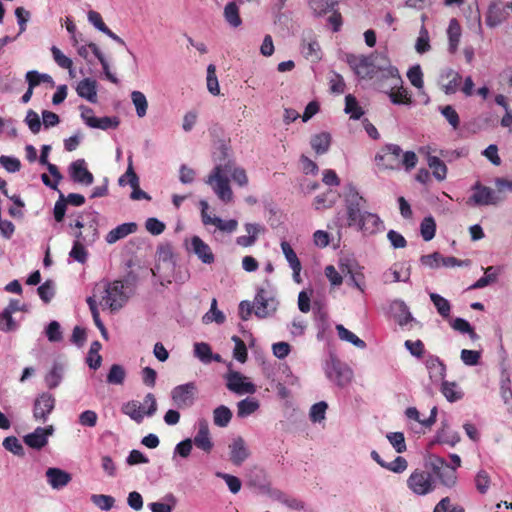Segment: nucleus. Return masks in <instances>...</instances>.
I'll use <instances>...</instances> for the list:
<instances>
[{
	"mask_svg": "<svg viewBox=\"0 0 512 512\" xmlns=\"http://www.w3.org/2000/svg\"><path fill=\"white\" fill-rule=\"evenodd\" d=\"M227 173H231L232 179L239 186L243 187L248 184V177L243 168L234 167L230 160L224 164H216L207 176L205 183L211 186L219 200L225 204L230 203L233 200V191L230 187Z\"/></svg>",
	"mask_w": 512,
	"mask_h": 512,
	"instance_id": "obj_1",
	"label": "nucleus"
},
{
	"mask_svg": "<svg viewBox=\"0 0 512 512\" xmlns=\"http://www.w3.org/2000/svg\"><path fill=\"white\" fill-rule=\"evenodd\" d=\"M126 266L130 270L125 281L115 280L114 282L107 284L105 288L106 295L103 299L112 311L122 308L129 298V293L132 292L131 286H133L135 281L139 279L137 271L133 269V267L136 266V263L132 258L126 262Z\"/></svg>",
	"mask_w": 512,
	"mask_h": 512,
	"instance_id": "obj_2",
	"label": "nucleus"
},
{
	"mask_svg": "<svg viewBox=\"0 0 512 512\" xmlns=\"http://www.w3.org/2000/svg\"><path fill=\"white\" fill-rule=\"evenodd\" d=\"M137 265V274L139 278H145L150 274L158 278L160 284L165 286L173 281H182L183 277L178 275L176 272V262L174 258H158L157 263L153 268L142 267L140 264Z\"/></svg>",
	"mask_w": 512,
	"mask_h": 512,
	"instance_id": "obj_3",
	"label": "nucleus"
},
{
	"mask_svg": "<svg viewBox=\"0 0 512 512\" xmlns=\"http://www.w3.org/2000/svg\"><path fill=\"white\" fill-rule=\"evenodd\" d=\"M344 201L347 213L348 226H355L363 216L362 209L366 206V199L361 196L352 183L345 186Z\"/></svg>",
	"mask_w": 512,
	"mask_h": 512,
	"instance_id": "obj_4",
	"label": "nucleus"
},
{
	"mask_svg": "<svg viewBox=\"0 0 512 512\" xmlns=\"http://www.w3.org/2000/svg\"><path fill=\"white\" fill-rule=\"evenodd\" d=\"M428 464L432 471L442 485L452 488L457 482V472L455 467H451L443 457L431 454L428 457Z\"/></svg>",
	"mask_w": 512,
	"mask_h": 512,
	"instance_id": "obj_5",
	"label": "nucleus"
},
{
	"mask_svg": "<svg viewBox=\"0 0 512 512\" xmlns=\"http://www.w3.org/2000/svg\"><path fill=\"white\" fill-rule=\"evenodd\" d=\"M408 488L417 495H427L436 488V481L432 472L415 469L407 479Z\"/></svg>",
	"mask_w": 512,
	"mask_h": 512,
	"instance_id": "obj_6",
	"label": "nucleus"
},
{
	"mask_svg": "<svg viewBox=\"0 0 512 512\" xmlns=\"http://www.w3.org/2000/svg\"><path fill=\"white\" fill-rule=\"evenodd\" d=\"M402 149L397 144H387L375 156L379 168L384 170H399L401 168Z\"/></svg>",
	"mask_w": 512,
	"mask_h": 512,
	"instance_id": "obj_7",
	"label": "nucleus"
},
{
	"mask_svg": "<svg viewBox=\"0 0 512 512\" xmlns=\"http://www.w3.org/2000/svg\"><path fill=\"white\" fill-rule=\"evenodd\" d=\"M380 59L381 62L377 65V75L375 76L381 81L379 88L381 89L384 86L385 88L395 89V87L403 83L399 71L390 64V61L385 56H380Z\"/></svg>",
	"mask_w": 512,
	"mask_h": 512,
	"instance_id": "obj_8",
	"label": "nucleus"
},
{
	"mask_svg": "<svg viewBox=\"0 0 512 512\" xmlns=\"http://www.w3.org/2000/svg\"><path fill=\"white\" fill-rule=\"evenodd\" d=\"M144 402L149 403V407L146 411L143 410L140 402L132 400L123 405L122 412L137 423H141L144 415L152 416L157 410L156 399L152 393H148L145 396Z\"/></svg>",
	"mask_w": 512,
	"mask_h": 512,
	"instance_id": "obj_9",
	"label": "nucleus"
},
{
	"mask_svg": "<svg viewBox=\"0 0 512 512\" xmlns=\"http://www.w3.org/2000/svg\"><path fill=\"white\" fill-rule=\"evenodd\" d=\"M347 63L355 74L362 79L373 78L377 75L376 69L378 63H374L371 57L348 54Z\"/></svg>",
	"mask_w": 512,
	"mask_h": 512,
	"instance_id": "obj_10",
	"label": "nucleus"
},
{
	"mask_svg": "<svg viewBox=\"0 0 512 512\" xmlns=\"http://www.w3.org/2000/svg\"><path fill=\"white\" fill-rule=\"evenodd\" d=\"M197 386L194 382H188L174 387L171 391V398L178 408L191 407L196 399Z\"/></svg>",
	"mask_w": 512,
	"mask_h": 512,
	"instance_id": "obj_11",
	"label": "nucleus"
},
{
	"mask_svg": "<svg viewBox=\"0 0 512 512\" xmlns=\"http://www.w3.org/2000/svg\"><path fill=\"white\" fill-rule=\"evenodd\" d=\"M512 13V1L503 3L501 1H493L490 3L486 13V24L490 28H495L505 22Z\"/></svg>",
	"mask_w": 512,
	"mask_h": 512,
	"instance_id": "obj_12",
	"label": "nucleus"
},
{
	"mask_svg": "<svg viewBox=\"0 0 512 512\" xmlns=\"http://www.w3.org/2000/svg\"><path fill=\"white\" fill-rule=\"evenodd\" d=\"M472 189L474 192L468 200L469 204L476 206L496 205L504 199V197L499 196L493 189L483 186L479 182H477Z\"/></svg>",
	"mask_w": 512,
	"mask_h": 512,
	"instance_id": "obj_13",
	"label": "nucleus"
},
{
	"mask_svg": "<svg viewBox=\"0 0 512 512\" xmlns=\"http://www.w3.org/2000/svg\"><path fill=\"white\" fill-rule=\"evenodd\" d=\"M254 313L258 318H266L277 309V300L270 296L269 292L261 288L254 298Z\"/></svg>",
	"mask_w": 512,
	"mask_h": 512,
	"instance_id": "obj_14",
	"label": "nucleus"
},
{
	"mask_svg": "<svg viewBox=\"0 0 512 512\" xmlns=\"http://www.w3.org/2000/svg\"><path fill=\"white\" fill-rule=\"evenodd\" d=\"M55 404L56 399L52 394L48 392L41 393L34 400L33 418L36 421L46 422L49 415L54 410Z\"/></svg>",
	"mask_w": 512,
	"mask_h": 512,
	"instance_id": "obj_15",
	"label": "nucleus"
},
{
	"mask_svg": "<svg viewBox=\"0 0 512 512\" xmlns=\"http://www.w3.org/2000/svg\"><path fill=\"white\" fill-rule=\"evenodd\" d=\"M55 429L53 425L37 427L32 433L23 437L24 443L35 450H41L48 444V437L52 436Z\"/></svg>",
	"mask_w": 512,
	"mask_h": 512,
	"instance_id": "obj_16",
	"label": "nucleus"
},
{
	"mask_svg": "<svg viewBox=\"0 0 512 512\" xmlns=\"http://www.w3.org/2000/svg\"><path fill=\"white\" fill-rule=\"evenodd\" d=\"M68 172L70 178L78 184L89 186L94 182L93 174L87 169L84 159H77L73 161L69 167Z\"/></svg>",
	"mask_w": 512,
	"mask_h": 512,
	"instance_id": "obj_17",
	"label": "nucleus"
},
{
	"mask_svg": "<svg viewBox=\"0 0 512 512\" xmlns=\"http://www.w3.org/2000/svg\"><path fill=\"white\" fill-rule=\"evenodd\" d=\"M227 388L237 394L254 393L255 386L251 382H245V378L237 371H231L226 376Z\"/></svg>",
	"mask_w": 512,
	"mask_h": 512,
	"instance_id": "obj_18",
	"label": "nucleus"
},
{
	"mask_svg": "<svg viewBox=\"0 0 512 512\" xmlns=\"http://www.w3.org/2000/svg\"><path fill=\"white\" fill-rule=\"evenodd\" d=\"M230 461L240 466L250 456V451L242 437H237L229 444Z\"/></svg>",
	"mask_w": 512,
	"mask_h": 512,
	"instance_id": "obj_19",
	"label": "nucleus"
},
{
	"mask_svg": "<svg viewBox=\"0 0 512 512\" xmlns=\"http://www.w3.org/2000/svg\"><path fill=\"white\" fill-rule=\"evenodd\" d=\"M355 226L364 234H375L383 228V222L377 214L364 211Z\"/></svg>",
	"mask_w": 512,
	"mask_h": 512,
	"instance_id": "obj_20",
	"label": "nucleus"
},
{
	"mask_svg": "<svg viewBox=\"0 0 512 512\" xmlns=\"http://www.w3.org/2000/svg\"><path fill=\"white\" fill-rule=\"evenodd\" d=\"M195 446L206 453H210L213 448V442L210 437L208 422L205 419L198 421V430L192 440Z\"/></svg>",
	"mask_w": 512,
	"mask_h": 512,
	"instance_id": "obj_21",
	"label": "nucleus"
},
{
	"mask_svg": "<svg viewBox=\"0 0 512 512\" xmlns=\"http://www.w3.org/2000/svg\"><path fill=\"white\" fill-rule=\"evenodd\" d=\"M460 81L461 75L453 69H446L440 75L441 89L446 95L455 94L459 89Z\"/></svg>",
	"mask_w": 512,
	"mask_h": 512,
	"instance_id": "obj_22",
	"label": "nucleus"
},
{
	"mask_svg": "<svg viewBox=\"0 0 512 512\" xmlns=\"http://www.w3.org/2000/svg\"><path fill=\"white\" fill-rule=\"evenodd\" d=\"M126 175L128 177V184L133 189L130 198L132 200H150L151 197L142 189L139 187V177L134 171L133 163H132V156L128 157V167L126 170Z\"/></svg>",
	"mask_w": 512,
	"mask_h": 512,
	"instance_id": "obj_23",
	"label": "nucleus"
},
{
	"mask_svg": "<svg viewBox=\"0 0 512 512\" xmlns=\"http://www.w3.org/2000/svg\"><path fill=\"white\" fill-rule=\"evenodd\" d=\"M244 228L246 235L236 238V244L241 247H250L254 245L259 235L265 232V227L258 223H246Z\"/></svg>",
	"mask_w": 512,
	"mask_h": 512,
	"instance_id": "obj_24",
	"label": "nucleus"
},
{
	"mask_svg": "<svg viewBox=\"0 0 512 512\" xmlns=\"http://www.w3.org/2000/svg\"><path fill=\"white\" fill-rule=\"evenodd\" d=\"M48 483L53 489H61L69 484L71 475L60 468H48L46 471Z\"/></svg>",
	"mask_w": 512,
	"mask_h": 512,
	"instance_id": "obj_25",
	"label": "nucleus"
},
{
	"mask_svg": "<svg viewBox=\"0 0 512 512\" xmlns=\"http://www.w3.org/2000/svg\"><path fill=\"white\" fill-rule=\"evenodd\" d=\"M422 265L429 267L431 269H436L440 267L452 268L456 266H467L470 261L466 260H458L457 258H421Z\"/></svg>",
	"mask_w": 512,
	"mask_h": 512,
	"instance_id": "obj_26",
	"label": "nucleus"
},
{
	"mask_svg": "<svg viewBox=\"0 0 512 512\" xmlns=\"http://www.w3.org/2000/svg\"><path fill=\"white\" fill-rule=\"evenodd\" d=\"M77 94L91 103L97 102V82L91 78L81 80L76 87Z\"/></svg>",
	"mask_w": 512,
	"mask_h": 512,
	"instance_id": "obj_27",
	"label": "nucleus"
},
{
	"mask_svg": "<svg viewBox=\"0 0 512 512\" xmlns=\"http://www.w3.org/2000/svg\"><path fill=\"white\" fill-rule=\"evenodd\" d=\"M459 441V434L451 430L447 422H442L440 429L435 435V440L432 443L447 444L454 447Z\"/></svg>",
	"mask_w": 512,
	"mask_h": 512,
	"instance_id": "obj_28",
	"label": "nucleus"
},
{
	"mask_svg": "<svg viewBox=\"0 0 512 512\" xmlns=\"http://www.w3.org/2000/svg\"><path fill=\"white\" fill-rule=\"evenodd\" d=\"M301 47L302 53L306 59H309L312 62L321 60V47L318 40L314 36L311 35L307 39H303Z\"/></svg>",
	"mask_w": 512,
	"mask_h": 512,
	"instance_id": "obj_29",
	"label": "nucleus"
},
{
	"mask_svg": "<svg viewBox=\"0 0 512 512\" xmlns=\"http://www.w3.org/2000/svg\"><path fill=\"white\" fill-rule=\"evenodd\" d=\"M88 230L91 232V239H87L86 236H83L81 231L76 232L74 235L76 237V241L69 252V256H86V249L84 246V243L92 242L94 241L97 231L96 228L93 225H90L88 227Z\"/></svg>",
	"mask_w": 512,
	"mask_h": 512,
	"instance_id": "obj_30",
	"label": "nucleus"
},
{
	"mask_svg": "<svg viewBox=\"0 0 512 512\" xmlns=\"http://www.w3.org/2000/svg\"><path fill=\"white\" fill-rule=\"evenodd\" d=\"M136 230L137 224L134 222L120 224L116 228L112 229L106 235V242L109 244H113L118 240L123 239L126 236L134 233Z\"/></svg>",
	"mask_w": 512,
	"mask_h": 512,
	"instance_id": "obj_31",
	"label": "nucleus"
},
{
	"mask_svg": "<svg viewBox=\"0 0 512 512\" xmlns=\"http://www.w3.org/2000/svg\"><path fill=\"white\" fill-rule=\"evenodd\" d=\"M337 4V0H308V6L315 17L327 15Z\"/></svg>",
	"mask_w": 512,
	"mask_h": 512,
	"instance_id": "obj_32",
	"label": "nucleus"
},
{
	"mask_svg": "<svg viewBox=\"0 0 512 512\" xmlns=\"http://www.w3.org/2000/svg\"><path fill=\"white\" fill-rule=\"evenodd\" d=\"M381 91L388 94V96L393 104L409 105L412 102L411 96L408 94L407 90L405 88H403L402 84L395 87V89L385 88L384 86H382Z\"/></svg>",
	"mask_w": 512,
	"mask_h": 512,
	"instance_id": "obj_33",
	"label": "nucleus"
},
{
	"mask_svg": "<svg viewBox=\"0 0 512 512\" xmlns=\"http://www.w3.org/2000/svg\"><path fill=\"white\" fill-rule=\"evenodd\" d=\"M310 145L317 154H325L331 145V135L327 132L315 134L310 139Z\"/></svg>",
	"mask_w": 512,
	"mask_h": 512,
	"instance_id": "obj_34",
	"label": "nucleus"
},
{
	"mask_svg": "<svg viewBox=\"0 0 512 512\" xmlns=\"http://www.w3.org/2000/svg\"><path fill=\"white\" fill-rule=\"evenodd\" d=\"M447 35L449 40V50L451 53H454L458 48L461 37V27L457 19L452 18L450 20Z\"/></svg>",
	"mask_w": 512,
	"mask_h": 512,
	"instance_id": "obj_35",
	"label": "nucleus"
},
{
	"mask_svg": "<svg viewBox=\"0 0 512 512\" xmlns=\"http://www.w3.org/2000/svg\"><path fill=\"white\" fill-rule=\"evenodd\" d=\"M425 365L429 371L430 378L437 377L442 379L444 377L446 367L439 357L429 355L425 360Z\"/></svg>",
	"mask_w": 512,
	"mask_h": 512,
	"instance_id": "obj_36",
	"label": "nucleus"
},
{
	"mask_svg": "<svg viewBox=\"0 0 512 512\" xmlns=\"http://www.w3.org/2000/svg\"><path fill=\"white\" fill-rule=\"evenodd\" d=\"M186 248L188 252L197 256H212L209 246L198 236H193L190 240H187Z\"/></svg>",
	"mask_w": 512,
	"mask_h": 512,
	"instance_id": "obj_37",
	"label": "nucleus"
},
{
	"mask_svg": "<svg viewBox=\"0 0 512 512\" xmlns=\"http://www.w3.org/2000/svg\"><path fill=\"white\" fill-rule=\"evenodd\" d=\"M405 414H406V416L409 419L415 420V421L419 422L420 424H422L425 427H431L436 422L437 407L434 406L431 409L430 416L427 419H424V420L420 419L419 411L415 407L407 408L406 411H405Z\"/></svg>",
	"mask_w": 512,
	"mask_h": 512,
	"instance_id": "obj_38",
	"label": "nucleus"
},
{
	"mask_svg": "<svg viewBox=\"0 0 512 512\" xmlns=\"http://www.w3.org/2000/svg\"><path fill=\"white\" fill-rule=\"evenodd\" d=\"M205 225H214L222 232L232 233L237 229L238 222L235 219L223 220L220 217L213 216L212 218H208Z\"/></svg>",
	"mask_w": 512,
	"mask_h": 512,
	"instance_id": "obj_39",
	"label": "nucleus"
},
{
	"mask_svg": "<svg viewBox=\"0 0 512 512\" xmlns=\"http://www.w3.org/2000/svg\"><path fill=\"white\" fill-rule=\"evenodd\" d=\"M390 274H392L394 282H406L410 277V265L407 261L395 263L390 268Z\"/></svg>",
	"mask_w": 512,
	"mask_h": 512,
	"instance_id": "obj_40",
	"label": "nucleus"
},
{
	"mask_svg": "<svg viewBox=\"0 0 512 512\" xmlns=\"http://www.w3.org/2000/svg\"><path fill=\"white\" fill-rule=\"evenodd\" d=\"M194 353L204 363H210L212 359L220 361V355L217 354L213 357L210 345L205 342L196 343Z\"/></svg>",
	"mask_w": 512,
	"mask_h": 512,
	"instance_id": "obj_41",
	"label": "nucleus"
},
{
	"mask_svg": "<svg viewBox=\"0 0 512 512\" xmlns=\"http://www.w3.org/2000/svg\"><path fill=\"white\" fill-rule=\"evenodd\" d=\"M26 81L28 82V85L31 87H36L40 83H48L51 87H54L55 82L52 79V77L49 74L46 73H39L36 70H31L26 73Z\"/></svg>",
	"mask_w": 512,
	"mask_h": 512,
	"instance_id": "obj_42",
	"label": "nucleus"
},
{
	"mask_svg": "<svg viewBox=\"0 0 512 512\" xmlns=\"http://www.w3.org/2000/svg\"><path fill=\"white\" fill-rule=\"evenodd\" d=\"M232 419L231 410L224 405H220L213 411V422L218 427H226Z\"/></svg>",
	"mask_w": 512,
	"mask_h": 512,
	"instance_id": "obj_43",
	"label": "nucleus"
},
{
	"mask_svg": "<svg viewBox=\"0 0 512 512\" xmlns=\"http://www.w3.org/2000/svg\"><path fill=\"white\" fill-rule=\"evenodd\" d=\"M428 166L433 171V176L438 181H443L447 176V167L445 163L437 156H429L427 159Z\"/></svg>",
	"mask_w": 512,
	"mask_h": 512,
	"instance_id": "obj_44",
	"label": "nucleus"
},
{
	"mask_svg": "<svg viewBox=\"0 0 512 512\" xmlns=\"http://www.w3.org/2000/svg\"><path fill=\"white\" fill-rule=\"evenodd\" d=\"M336 330H337L338 336L341 340L350 342L354 346L361 348V349L366 347V343L362 339H360L358 336H356L350 330L346 329L342 324L336 325Z\"/></svg>",
	"mask_w": 512,
	"mask_h": 512,
	"instance_id": "obj_45",
	"label": "nucleus"
},
{
	"mask_svg": "<svg viewBox=\"0 0 512 512\" xmlns=\"http://www.w3.org/2000/svg\"><path fill=\"white\" fill-rule=\"evenodd\" d=\"M90 47H91V52L96 56V58L101 63L103 72H104L106 78L110 82L117 84L118 79L116 78V76L114 74L111 73L109 64H108L106 58L104 57L103 53L100 51L99 47L95 43H92V42H91Z\"/></svg>",
	"mask_w": 512,
	"mask_h": 512,
	"instance_id": "obj_46",
	"label": "nucleus"
},
{
	"mask_svg": "<svg viewBox=\"0 0 512 512\" xmlns=\"http://www.w3.org/2000/svg\"><path fill=\"white\" fill-rule=\"evenodd\" d=\"M344 111L346 114L350 115L351 119H355V120L360 119V117L364 114L362 107L359 106L356 98L351 94H348L345 97Z\"/></svg>",
	"mask_w": 512,
	"mask_h": 512,
	"instance_id": "obj_47",
	"label": "nucleus"
},
{
	"mask_svg": "<svg viewBox=\"0 0 512 512\" xmlns=\"http://www.w3.org/2000/svg\"><path fill=\"white\" fill-rule=\"evenodd\" d=\"M131 100L136 109V114L139 118H143L147 113L148 101L144 93L140 91H133L131 93Z\"/></svg>",
	"mask_w": 512,
	"mask_h": 512,
	"instance_id": "obj_48",
	"label": "nucleus"
},
{
	"mask_svg": "<svg viewBox=\"0 0 512 512\" xmlns=\"http://www.w3.org/2000/svg\"><path fill=\"white\" fill-rule=\"evenodd\" d=\"M224 17L225 20L232 26L238 27L241 25L242 21L239 16V8L235 2H229L226 4L224 8Z\"/></svg>",
	"mask_w": 512,
	"mask_h": 512,
	"instance_id": "obj_49",
	"label": "nucleus"
},
{
	"mask_svg": "<svg viewBox=\"0 0 512 512\" xmlns=\"http://www.w3.org/2000/svg\"><path fill=\"white\" fill-rule=\"evenodd\" d=\"M102 348V345L99 341H94L91 343L88 357H87V364L90 368L96 370L101 366L102 357L99 354L100 349Z\"/></svg>",
	"mask_w": 512,
	"mask_h": 512,
	"instance_id": "obj_50",
	"label": "nucleus"
},
{
	"mask_svg": "<svg viewBox=\"0 0 512 512\" xmlns=\"http://www.w3.org/2000/svg\"><path fill=\"white\" fill-rule=\"evenodd\" d=\"M51 150V147L49 145H43L41 149V154L39 157V162L42 165H45L49 171V173L52 175L53 178H57V180L62 179V175L59 172L58 167L55 164H52L48 161V155Z\"/></svg>",
	"mask_w": 512,
	"mask_h": 512,
	"instance_id": "obj_51",
	"label": "nucleus"
},
{
	"mask_svg": "<svg viewBox=\"0 0 512 512\" xmlns=\"http://www.w3.org/2000/svg\"><path fill=\"white\" fill-rule=\"evenodd\" d=\"M337 198L338 195L335 192L328 191L316 196L314 206L317 210L330 208L336 203Z\"/></svg>",
	"mask_w": 512,
	"mask_h": 512,
	"instance_id": "obj_52",
	"label": "nucleus"
},
{
	"mask_svg": "<svg viewBox=\"0 0 512 512\" xmlns=\"http://www.w3.org/2000/svg\"><path fill=\"white\" fill-rule=\"evenodd\" d=\"M237 408V415L239 417H247L259 408V403L255 399L246 398L238 402Z\"/></svg>",
	"mask_w": 512,
	"mask_h": 512,
	"instance_id": "obj_53",
	"label": "nucleus"
},
{
	"mask_svg": "<svg viewBox=\"0 0 512 512\" xmlns=\"http://www.w3.org/2000/svg\"><path fill=\"white\" fill-rule=\"evenodd\" d=\"M436 232V222L432 216L425 217L420 224V233L425 241L434 238Z\"/></svg>",
	"mask_w": 512,
	"mask_h": 512,
	"instance_id": "obj_54",
	"label": "nucleus"
},
{
	"mask_svg": "<svg viewBox=\"0 0 512 512\" xmlns=\"http://www.w3.org/2000/svg\"><path fill=\"white\" fill-rule=\"evenodd\" d=\"M430 299L442 317L446 318L450 315L451 306L447 299L436 293H431Z\"/></svg>",
	"mask_w": 512,
	"mask_h": 512,
	"instance_id": "obj_55",
	"label": "nucleus"
},
{
	"mask_svg": "<svg viewBox=\"0 0 512 512\" xmlns=\"http://www.w3.org/2000/svg\"><path fill=\"white\" fill-rule=\"evenodd\" d=\"M202 320L205 324L211 323L213 321H215L217 324L224 323L225 315L217 309V300L215 298L211 302V308L209 312L203 316Z\"/></svg>",
	"mask_w": 512,
	"mask_h": 512,
	"instance_id": "obj_56",
	"label": "nucleus"
},
{
	"mask_svg": "<svg viewBox=\"0 0 512 512\" xmlns=\"http://www.w3.org/2000/svg\"><path fill=\"white\" fill-rule=\"evenodd\" d=\"M120 121L118 117H102L97 118L94 120V122L91 124L90 128L95 129H101V130H108V129H115L119 126Z\"/></svg>",
	"mask_w": 512,
	"mask_h": 512,
	"instance_id": "obj_57",
	"label": "nucleus"
},
{
	"mask_svg": "<svg viewBox=\"0 0 512 512\" xmlns=\"http://www.w3.org/2000/svg\"><path fill=\"white\" fill-rule=\"evenodd\" d=\"M207 89L212 95L216 96L220 94V87L214 64H209L207 67Z\"/></svg>",
	"mask_w": 512,
	"mask_h": 512,
	"instance_id": "obj_58",
	"label": "nucleus"
},
{
	"mask_svg": "<svg viewBox=\"0 0 512 512\" xmlns=\"http://www.w3.org/2000/svg\"><path fill=\"white\" fill-rule=\"evenodd\" d=\"M441 391L445 398L454 402L462 398V392L457 390V384L455 382L443 381Z\"/></svg>",
	"mask_w": 512,
	"mask_h": 512,
	"instance_id": "obj_59",
	"label": "nucleus"
},
{
	"mask_svg": "<svg viewBox=\"0 0 512 512\" xmlns=\"http://www.w3.org/2000/svg\"><path fill=\"white\" fill-rule=\"evenodd\" d=\"M62 380V367L54 364L49 373L45 376V382L49 389L56 388Z\"/></svg>",
	"mask_w": 512,
	"mask_h": 512,
	"instance_id": "obj_60",
	"label": "nucleus"
},
{
	"mask_svg": "<svg viewBox=\"0 0 512 512\" xmlns=\"http://www.w3.org/2000/svg\"><path fill=\"white\" fill-rule=\"evenodd\" d=\"M125 370L121 365L113 364L107 375V382L110 384L120 385L125 380Z\"/></svg>",
	"mask_w": 512,
	"mask_h": 512,
	"instance_id": "obj_61",
	"label": "nucleus"
},
{
	"mask_svg": "<svg viewBox=\"0 0 512 512\" xmlns=\"http://www.w3.org/2000/svg\"><path fill=\"white\" fill-rule=\"evenodd\" d=\"M51 53L55 63L63 69H71L73 66L72 60L67 57L57 46L51 47Z\"/></svg>",
	"mask_w": 512,
	"mask_h": 512,
	"instance_id": "obj_62",
	"label": "nucleus"
},
{
	"mask_svg": "<svg viewBox=\"0 0 512 512\" xmlns=\"http://www.w3.org/2000/svg\"><path fill=\"white\" fill-rule=\"evenodd\" d=\"M3 447L12 452L14 455L17 456H24V449L20 441L15 436H8L3 440L2 443Z\"/></svg>",
	"mask_w": 512,
	"mask_h": 512,
	"instance_id": "obj_63",
	"label": "nucleus"
},
{
	"mask_svg": "<svg viewBox=\"0 0 512 512\" xmlns=\"http://www.w3.org/2000/svg\"><path fill=\"white\" fill-rule=\"evenodd\" d=\"M91 501L101 510L108 511L113 508L115 499L110 495L94 494L91 496Z\"/></svg>",
	"mask_w": 512,
	"mask_h": 512,
	"instance_id": "obj_64",
	"label": "nucleus"
}]
</instances>
